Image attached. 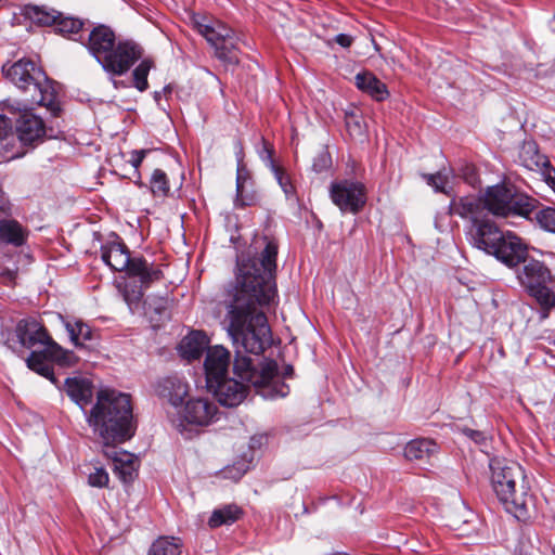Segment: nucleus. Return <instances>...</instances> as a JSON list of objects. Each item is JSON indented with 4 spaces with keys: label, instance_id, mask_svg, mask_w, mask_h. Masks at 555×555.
Listing matches in <instances>:
<instances>
[{
    "label": "nucleus",
    "instance_id": "f257e3e1",
    "mask_svg": "<svg viewBox=\"0 0 555 555\" xmlns=\"http://www.w3.org/2000/svg\"><path fill=\"white\" fill-rule=\"evenodd\" d=\"M258 256L240 258L235 282L224 294V322L235 345L245 352L260 354L271 344V330L263 308L276 296L278 243L263 236Z\"/></svg>",
    "mask_w": 555,
    "mask_h": 555
},
{
    "label": "nucleus",
    "instance_id": "f03ea898",
    "mask_svg": "<svg viewBox=\"0 0 555 555\" xmlns=\"http://www.w3.org/2000/svg\"><path fill=\"white\" fill-rule=\"evenodd\" d=\"M85 414L102 446L124 443L134 435L132 405L127 393L100 390L94 405Z\"/></svg>",
    "mask_w": 555,
    "mask_h": 555
},
{
    "label": "nucleus",
    "instance_id": "7ed1b4c3",
    "mask_svg": "<svg viewBox=\"0 0 555 555\" xmlns=\"http://www.w3.org/2000/svg\"><path fill=\"white\" fill-rule=\"evenodd\" d=\"M233 371L241 380L227 375L206 384L217 401L228 408L240 405L246 398L249 386L260 388L271 385L278 375V363L264 360L256 365L251 358L242 356L237 349Z\"/></svg>",
    "mask_w": 555,
    "mask_h": 555
},
{
    "label": "nucleus",
    "instance_id": "20e7f679",
    "mask_svg": "<svg viewBox=\"0 0 555 555\" xmlns=\"http://www.w3.org/2000/svg\"><path fill=\"white\" fill-rule=\"evenodd\" d=\"M5 77L23 93L18 101L8 103L9 109L43 106L52 116L61 113L55 82L34 61L21 59L9 67L3 66Z\"/></svg>",
    "mask_w": 555,
    "mask_h": 555
},
{
    "label": "nucleus",
    "instance_id": "39448f33",
    "mask_svg": "<svg viewBox=\"0 0 555 555\" xmlns=\"http://www.w3.org/2000/svg\"><path fill=\"white\" fill-rule=\"evenodd\" d=\"M491 486L507 513L518 520L529 517L531 501L529 485L522 467L513 461L493 460L490 463Z\"/></svg>",
    "mask_w": 555,
    "mask_h": 555
},
{
    "label": "nucleus",
    "instance_id": "423d86ee",
    "mask_svg": "<svg viewBox=\"0 0 555 555\" xmlns=\"http://www.w3.org/2000/svg\"><path fill=\"white\" fill-rule=\"evenodd\" d=\"M449 212L463 219H469L472 221L469 230L472 245L489 255H494L505 233L494 221L483 216V209L475 196L452 198Z\"/></svg>",
    "mask_w": 555,
    "mask_h": 555
},
{
    "label": "nucleus",
    "instance_id": "0eeeda50",
    "mask_svg": "<svg viewBox=\"0 0 555 555\" xmlns=\"http://www.w3.org/2000/svg\"><path fill=\"white\" fill-rule=\"evenodd\" d=\"M475 198L480 203L486 217L492 214L498 217L520 216L532 219L539 205L535 198L501 184L487 188L481 197Z\"/></svg>",
    "mask_w": 555,
    "mask_h": 555
},
{
    "label": "nucleus",
    "instance_id": "6e6552de",
    "mask_svg": "<svg viewBox=\"0 0 555 555\" xmlns=\"http://www.w3.org/2000/svg\"><path fill=\"white\" fill-rule=\"evenodd\" d=\"M102 260L114 271L126 272L130 278H139L145 286L163 278L158 267L142 257H131L128 247L121 242H111L101 248Z\"/></svg>",
    "mask_w": 555,
    "mask_h": 555
},
{
    "label": "nucleus",
    "instance_id": "1a4fd4ad",
    "mask_svg": "<svg viewBox=\"0 0 555 555\" xmlns=\"http://www.w3.org/2000/svg\"><path fill=\"white\" fill-rule=\"evenodd\" d=\"M192 24L214 48L218 60L229 65L240 63V38L232 28L219 21H208L207 17L199 15L192 17Z\"/></svg>",
    "mask_w": 555,
    "mask_h": 555
},
{
    "label": "nucleus",
    "instance_id": "9d476101",
    "mask_svg": "<svg viewBox=\"0 0 555 555\" xmlns=\"http://www.w3.org/2000/svg\"><path fill=\"white\" fill-rule=\"evenodd\" d=\"M517 271V279L522 287L532 296L545 312L555 306V294L550 288L552 275L544 262L526 257Z\"/></svg>",
    "mask_w": 555,
    "mask_h": 555
},
{
    "label": "nucleus",
    "instance_id": "9b49d317",
    "mask_svg": "<svg viewBox=\"0 0 555 555\" xmlns=\"http://www.w3.org/2000/svg\"><path fill=\"white\" fill-rule=\"evenodd\" d=\"M143 56L142 47L133 40L120 39L101 65L112 76H122Z\"/></svg>",
    "mask_w": 555,
    "mask_h": 555
},
{
    "label": "nucleus",
    "instance_id": "f8f14e48",
    "mask_svg": "<svg viewBox=\"0 0 555 555\" xmlns=\"http://www.w3.org/2000/svg\"><path fill=\"white\" fill-rule=\"evenodd\" d=\"M35 107L11 109L12 112L20 113L15 128L17 138L24 145L41 143L46 138H56L53 128H47L42 118L31 113Z\"/></svg>",
    "mask_w": 555,
    "mask_h": 555
},
{
    "label": "nucleus",
    "instance_id": "ddd939ff",
    "mask_svg": "<svg viewBox=\"0 0 555 555\" xmlns=\"http://www.w3.org/2000/svg\"><path fill=\"white\" fill-rule=\"evenodd\" d=\"M330 195L333 203L343 212L357 214L363 208L366 202L364 185L350 180L332 183Z\"/></svg>",
    "mask_w": 555,
    "mask_h": 555
},
{
    "label": "nucleus",
    "instance_id": "4468645a",
    "mask_svg": "<svg viewBox=\"0 0 555 555\" xmlns=\"http://www.w3.org/2000/svg\"><path fill=\"white\" fill-rule=\"evenodd\" d=\"M16 337L22 347L31 349L37 345L47 347V352L55 353L61 351L57 345L48 334L47 330L35 319L21 320L15 328Z\"/></svg>",
    "mask_w": 555,
    "mask_h": 555
},
{
    "label": "nucleus",
    "instance_id": "2eb2a0df",
    "mask_svg": "<svg viewBox=\"0 0 555 555\" xmlns=\"http://www.w3.org/2000/svg\"><path fill=\"white\" fill-rule=\"evenodd\" d=\"M50 361H55L62 366L74 365L76 357L73 352L64 350L61 347L60 352H47V347L42 350H34L26 359V364L29 370L38 373L39 375L50 379L54 385H57V379L54 376Z\"/></svg>",
    "mask_w": 555,
    "mask_h": 555
},
{
    "label": "nucleus",
    "instance_id": "dca6fc26",
    "mask_svg": "<svg viewBox=\"0 0 555 555\" xmlns=\"http://www.w3.org/2000/svg\"><path fill=\"white\" fill-rule=\"evenodd\" d=\"M117 41L116 35L111 27L99 25L89 34L87 49L96 62L102 65Z\"/></svg>",
    "mask_w": 555,
    "mask_h": 555
},
{
    "label": "nucleus",
    "instance_id": "f3484780",
    "mask_svg": "<svg viewBox=\"0 0 555 555\" xmlns=\"http://www.w3.org/2000/svg\"><path fill=\"white\" fill-rule=\"evenodd\" d=\"M217 405L206 398L190 399L183 410V420L191 425L208 426L217 416Z\"/></svg>",
    "mask_w": 555,
    "mask_h": 555
},
{
    "label": "nucleus",
    "instance_id": "a211bd4d",
    "mask_svg": "<svg viewBox=\"0 0 555 555\" xmlns=\"http://www.w3.org/2000/svg\"><path fill=\"white\" fill-rule=\"evenodd\" d=\"M493 256L507 267L514 268L519 266L520 262L528 256V250L527 246L518 236L507 232L505 233L498 250H495Z\"/></svg>",
    "mask_w": 555,
    "mask_h": 555
},
{
    "label": "nucleus",
    "instance_id": "6ab92c4d",
    "mask_svg": "<svg viewBox=\"0 0 555 555\" xmlns=\"http://www.w3.org/2000/svg\"><path fill=\"white\" fill-rule=\"evenodd\" d=\"M8 207L0 203V245L23 246L28 236V231L16 220L5 218Z\"/></svg>",
    "mask_w": 555,
    "mask_h": 555
},
{
    "label": "nucleus",
    "instance_id": "aec40b11",
    "mask_svg": "<svg viewBox=\"0 0 555 555\" xmlns=\"http://www.w3.org/2000/svg\"><path fill=\"white\" fill-rule=\"evenodd\" d=\"M230 352L222 346L208 347L204 361L206 384L228 375Z\"/></svg>",
    "mask_w": 555,
    "mask_h": 555
},
{
    "label": "nucleus",
    "instance_id": "412c9836",
    "mask_svg": "<svg viewBox=\"0 0 555 555\" xmlns=\"http://www.w3.org/2000/svg\"><path fill=\"white\" fill-rule=\"evenodd\" d=\"M156 395L171 405L179 406L189 393L188 384L178 375L162 377L155 385Z\"/></svg>",
    "mask_w": 555,
    "mask_h": 555
},
{
    "label": "nucleus",
    "instance_id": "4be33fe9",
    "mask_svg": "<svg viewBox=\"0 0 555 555\" xmlns=\"http://www.w3.org/2000/svg\"><path fill=\"white\" fill-rule=\"evenodd\" d=\"M65 391L83 411L93 397L92 383L87 378L67 377L65 380Z\"/></svg>",
    "mask_w": 555,
    "mask_h": 555
},
{
    "label": "nucleus",
    "instance_id": "5701e85b",
    "mask_svg": "<svg viewBox=\"0 0 555 555\" xmlns=\"http://www.w3.org/2000/svg\"><path fill=\"white\" fill-rule=\"evenodd\" d=\"M354 82L358 89L367 93L376 101H384L389 95L387 86L370 72L357 74Z\"/></svg>",
    "mask_w": 555,
    "mask_h": 555
},
{
    "label": "nucleus",
    "instance_id": "b1692460",
    "mask_svg": "<svg viewBox=\"0 0 555 555\" xmlns=\"http://www.w3.org/2000/svg\"><path fill=\"white\" fill-rule=\"evenodd\" d=\"M72 343L76 347H81L86 341L93 339L92 328L80 319L61 317Z\"/></svg>",
    "mask_w": 555,
    "mask_h": 555
},
{
    "label": "nucleus",
    "instance_id": "393cba45",
    "mask_svg": "<svg viewBox=\"0 0 555 555\" xmlns=\"http://www.w3.org/2000/svg\"><path fill=\"white\" fill-rule=\"evenodd\" d=\"M207 336L198 331L192 332L180 344V350L188 360L198 359L207 349Z\"/></svg>",
    "mask_w": 555,
    "mask_h": 555
},
{
    "label": "nucleus",
    "instance_id": "a878e982",
    "mask_svg": "<svg viewBox=\"0 0 555 555\" xmlns=\"http://www.w3.org/2000/svg\"><path fill=\"white\" fill-rule=\"evenodd\" d=\"M437 444L429 439H414L404 448V456L409 461H423L436 452Z\"/></svg>",
    "mask_w": 555,
    "mask_h": 555
},
{
    "label": "nucleus",
    "instance_id": "bb28decb",
    "mask_svg": "<svg viewBox=\"0 0 555 555\" xmlns=\"http://www.w3.org/2000/svg\"><path fill=\"white\" fill-rule=\"evenodd\" d=\"M24 15L39 26H53L55 20L59 17V12L46 7L26 5Z\"/></svg>",
    "mask_w": 555,
    "mask_h": 555
},
{
    "label": "nucleus",
    "instance_id": "cd10ccee",
    "mask_svg": "<svg viewBox=\"0 0 555 555\" xmlns=\"http://www.w3.org/2000/svg\"><path fill=\"white\" fill-rule=\"evenodd\" d=\"M242 515V509L235 504L224 505L212 512L208 525L210 528H218L222 525H231Z\"/></svg>",
    "mask_w": 555,
    "mask_h": 555
},
{
    "label": "nucleus",
    "instance_id": "c85d7f7f",
    "mask_svg": "<svg viewBox=\"0 0 555 555\" xmlns=\"http://www.w3.org/2000/svg\"><path fill=\"white\" fill-rule=\"evenodd\" d=\"M451 176V170H440L436 173H422V178L435 190V192L443 193L448 196H451L452 194V188L449 186Z\"/></svg>",
    "mask_w": 555,
    "mask_h": 555
},
{
    "label": "nucleus",
    "instance_id": "c756f323",
    "mask_svg": "<svg viewBox=\"0 0 555 555\" xmlns=\"http://www.w3.org/2000/svg\"><path fill=\"white\" fill-rule=\"evenodd\" d=\"M117 287L122 295L124 300L130 309L138 306L143 297V287H147L140 281V285L130 283L126 280L118 282Z\"/></svg>",
    "mask_w": 555,
    "mask_h": 555
},
{
    "label": "nucleus",
    "instance_id": "7c9ffc66",
    "mask_svg": "<svg viewBox=\"0 0 555 555\" xmlns=\"http://www.w3.org/2000/svg\"><path fill=\"white\" fill-rule=\"evenodd\" d=\"M181 544L176 538H159L150 547L147 555H180Z\"/></svg>",
    "mask_w": 555,
    "mask_h": 555
},
{
    "label": "nucleus",
    "instance_id": "2f4dec72",
    "mask_svg": "<svg viewBox=\"0 0 555 555\" xmlns=\"http://www.w3.org/2000/svg\"><path fill=\"white\" fill-rule=\"evenodd\" d=\"M117 444L118 443L102 446L104 455L113 461L114 468H116L118 465L125 466L130 464H138V461L132 453L118 449Z\"/></svg>",
    "mask_w": 555,
    "mask_h": 555
},
{
    "label": "nucleus",
    "instance_id": "473e14b6",
    "mask_svg": "<svg viewBox=\"0 0 555 555\" xmlns=\"http://www.w3.org/2000/svg\"><path fill=\"white\" fill-rule=\"evenodd\" d=\"M150 189L154 196L166 197L169 195V180L165 171L155 169L150 180Z\"/></svg>",
    "mask_w": 555,
    "mask_h": 555
},
{
    "label": "nucleus",
    "instance_id": "72a5a7b5",
    "mask_svg": "<svg viewBox=\"0 0 555 555\" xmlns=\"http://www.w3.org/2000/svg\"><path fill=\"white\" fill-rule=\"evenodd\" d=\"M152 67L153 62L145 59L132 72L133 85L140 92L149 88L147 76Z\"/></svg>",
    "mask_w": 555,
    "mask_h": 555
},
{
    "label": "nucleus",
    "instance_id": "f704fd0d",
    "mask_svg": "<svg viewBox=\"0 0 555 555\" xmlns=\"http://www.w3.org/2000/svg\"><path fill=\"white\" fill-rule=\"evenodd\" d=\"M55 30L63 35L77 34L81 30L83 23L70 16H64L61 12H59V17L55 20L53 24Z\"/></svg>",
    "mask_w": 555,
    "mask_h": 555
},
{
    "label": "nucleus",
    "instance_id": "c9c22d12",
    "mask_svg": "<svg viewBox=\"0 0 555 555\" xmlns=\"http://www.w3.org/2000/svg\"><path fill=\"white\" fill-rule=\"evenodd\" d=\"M532 219H534L542 229L555 233V208L546 207L538 209L537 207L532 214Z\"/></svg>",
    "mask_w": 555,
    "mask_h": 555
},
{
    "label": "nucleus",
    "instance_id": "e433bc0d",
    "mask_svg": "<svg viewBox=\"0 0 555 555\" xmlns=\"http://www.w3.org/2000/svg\"><path fill=\"white\" fill-rule=\"evenodd\" d=\"M272 172L274 173V177L279 183V185L282 188L283 192L287 197L292 196L295 193V188L293 183L291 182V179L288 175L284 171L283 168H281L278 165H272Z\"/></svg>",
    "mask_w": 555,
    "mask_h": 555
},
{
    "label": "nucleus",
    "instance_id": "4c0bfd02",
    "mask_svg": "<svg viewBox=\"0 0 555 555\" xmlns=\"http://www.w3.org/2000/svg\"><path fill=\"white\" fill-rule=\"evenodd\" d=\"M108 481V474L103 467H94V470L88 475V483L91 487L105 488Z\"/></svg>",
    "mask_w": 555,
    "mask_h": 555
},
{
    "label": "nucleus",
    "instance_id": "58836bf2",
    "mask_svg": "<svg viewBox=\"0 0 555 555\" xmlns=\"http://www.w3.org/2000/svg\"><path fill=\"white\" fill-rule=\"evenodd\" d=\"M459 176L473 188H476L479 184V177L476 167L472 164L462 165L459 169Z\"/></svg>",
    "mask_w": 555,
    "mask_h": 555
},
{
    "label": "nucleus",
    "instance_id": "ea45409f",
    "mask_svg": "<svg viewBox=\"0 0 555 555\" xmlns=\"http://www.w3.org/2000/svg\"><path fill=\"white\" fill-rule=\"evenodd\" d=\"M332 165V158L328 152L322 151L319 153L312 164V168L315 172H322L327 170Z\"/></svg>",
    "mask_w": 555,
    "mask_h": 555
},
{
    "label": "nucleus",
    "instance_id": "a19ab883",
    "mask_svg": "<svg viewBox=\"0 0 555 555\" xmlns=\"http://www.w3.org/2000/svg\"><path fill=\"white\" fill-rule=\"evenodd\" d=\"M138 464H130L125 466H116L114 472L119 476L124 482H130L135 477Z\"/></svg>",
    "mask_w": 555,
    "mask_h": 555
},
{
    "label": "nucleus",
    "instance_id": "79ce46f5",
    "mask_svg": "<svg viewBox=\"0 0 555 555\" xmlns=\"http://www.w3.org/2000/svg\"><path fill=\"white\" fill-rule=\"evenodd\" d=\"M146 152H147L146 150H134V151H132L131 154H130L129 163L134 168H138L142 164V162H143V159L145 157Z\"/></svg>",
    "mask_w": 555,
    "mask_h": 555
},
{
    "label": "nucleus",
    "instance_id": "37998d69",
    "mask_svg": "<svg viewBox=\"0 0 555 555\" xmlns=\"http://www.w3.org/2000/svg\"><path fill=\"white\" fill-rule=\"evenodd\" d=\"M350 118H353V116H351ZM346 126L351 135H354V134L361 135L363 132L361 122L359 120H353V119L349 120L348 116H347Z\"/></svg>",
    "mask_w": 555,
    "mask_h": 555
},
{
    "label": "nucleus",
    "instance_id": "c03bdc74",
    "mask_svg": "<svg viewBox=\"0 0 555 555\" xmlns=\"http://www.w3.org/2000/svg\"><path fill=\"white\" fill-rule=\"evenodd\" d=\"M260 157L266 164L272 169V165H275L273 160V150L270 149L266 143L260 152Z\"/></svg>",
    "mask_w": 555,
    "mask_h": 555
},
{
    "label": "nucleus",
    "instance_id": "a18cd8bd",
    "mask_svg": "<svg viewBox=\"0 0 555 555\" xmlns=\"http://www.w3.org/2000/svg\"><path fill=\"white\" fill-rule=\"evenodd\" d=\"M12 122L9 118L0 115V141L3 140L10 132Z\"/></svg>",
    "mask_w": 555,
    "mask_h": 555
},
{
    "label": "nucleus",
    "instance_id": "49530a36",
    "mask_svg": "<svg viewBox=\"0 0 555 555\" xmlns=\"http://www.w3.org/2000/svg\"><path fill=\"white\" fill-rule=\"evenodd\" d=\"M464 434L474 440L476 443L482 444L486 441V435L482 431L466 428Z\"/></svg>",
    "mask_w": 555,
    "mask_h": 555
},
{
    "label": "nucleus",
    "instance_id": "de8ad7c7",
    "mask_svg": "<svg viewBox=\"0 0 555 555\" xmlns=\"http://www.w3.org/2000/svg\"><path fill=\"white\" fill-rule=\"evenodd\" d=\"M335 42L343 48H349L353 41L352 37L350 35L346 34H339L335 37Z\"/></svg>",
    "mask_w": 555,
    "mask_h": 555
},
{
    "label": "nucleus",
    "instance_id": "09e8293b",
    "mask_svg": "<svg viewBox=\"0 0 555 555\" xmlns=\"http://www.w3.org/2000/svg\"><path fill=\"white\" fill-rule=\"evenodd\" d=\"M2 278L4 280L5 283H14L15 281V278H16V271H13V270H4L3 273H2Z\"/></svg>",
    "mask_w": 555,
    "mask_h": 555
},
{
    "label": "nucleus",
    "instance_id": "8fccbe9b",
    "mask_svg": "<svg viewBox=\"0 0 555 555\" xmlns=\"http://www.w3.org/2000/svg\"><path fill=\"white\" fill-rule=\"evenodd\" d=\"M546 183L555 193V177H552L550 171L547 172L546 176Z\"/></svg>",
    "mask_w": 555,
    "mask_h": 555
},
{
    "label": "nucleus",
    "instance_id": "3c124183",
    "mask_svg": "<svg viewBox=\"0 0 555 555\" xmlns=\"http://www.w3.org/2000/svg\"><path fill=\"white\" fill-rule=\"evenodd\" d=\"M515 555H530L522 547H518L515 551Z\"/></svg>",
    "mask_w": 555,
    "mask_h": 555
},
{
    "label": "nucleus",
    "instance_id": "603ef678",
    "mask_svg": "<svg viewBox=\"0 0 555 555\" xmlns=\"http://www.w3.org/2000/svg\"><path fill=\"white\" fill-rule=\"evenodd\" d=\"M171 90H172V89H171V87H170V86H166V87H164L163 92H164L165 94H169V93H171Z\"/></svg>",
    "mask_w": 555,
    "mask_h": 555
},
{
    "label": "nucleus",
    "instance_id": "864d4df0",
    "mask_svg": "<svg viewBox=\"0 0 555 555\" xmlns=\"http://www.w3.org/2000/svg\"><path fill=\"white\" fill-rule=\"evenodd\" d=\"M241 189H242V183H241V177L238 175L237 176V192H241Z\"/></svg>",
    "mask_w": 555,
    "mask_h": 555
},
{
    "label": "nucleus",
    "instance_id": "5fc2aeb1",
    "mask_svg": "<svg viewBox=\"0 0 555 555\" xmlns=\"http://www.w3.org/2000/svg\"><path fill=\"white\" fill-rule=\"evenodd\" d=\"M293 372V367L291 365H288L286 369H285V375H291Z\"/></svg>",
    "mask_w": 555,
    "mask_h": 555
},
{
    "label": "nucleus",
    "instance_id": "6e6d98bb",
    "mask_svg": "<svg viewBox=\"0 0 555 555\" xmlns=\"http://www.w3.org/2000/svg\"><path fill=\"white\" fill-rule=\"evenodd\" d=\"M154 99H155V101H157V102H158V101H159V99H160V92L156 91V92L154 93Z\"/></svg>",
    "mask_w": 555,
    "mask_h": 555
},
{
    "label": "nucleus",
    "instance_id": "4d7b16f0",
    "mask_svg": "<svg viewBox=\"0 0 555 555\" xmlns=\"http://www.w3.org/2000/svg\"><path fill=\"white\" fill-rule=\"evenodd\" d=\"M113 83H114V87L115 88H118L119 87V82L117 80H113Z\"/></svg>",
    "mask_w": 555,
    "mask_h": 555
},
{
    "label": "nucleus",
    "instance_id": "13d9d810",
    "mask_svg": "<svg viewBox=\"0 0 555 555\" xmlns=\"http://www.w3.org/2000/svg\"><path fill=\"white\" fill-rule=\"evenodd\" d=\"M280 395L283 397L286 395V392L280 391Z\"/></svg>",
    "mask_w": 555,
    "mask_h": 555
},
{
    "label": "nucleus",
    "instance_id": "bf43d9fd",
    "mask_svg": "<svg viewBox=\"0 0 555 555\" xmlns=\"http://www.w3.org/2000/svg\"><path fill=\"white\" fill-rule=\"evenodd\" d=\"M553 555H555V545H554V548H553Z\"/></svg>",
    "mask_w": 555,
    "mask_h": 555
}]
</instances>
